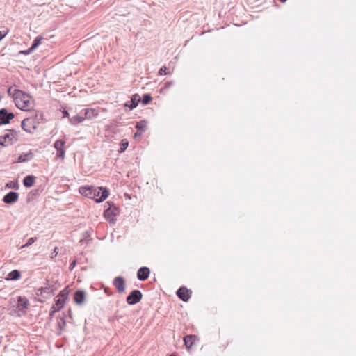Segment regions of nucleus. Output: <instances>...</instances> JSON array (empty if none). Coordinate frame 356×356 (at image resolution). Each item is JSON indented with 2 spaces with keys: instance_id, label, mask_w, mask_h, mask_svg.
I'll return each instance as SVG.
<instances>
[{
  "instance_id": "f704fd0d",
  "label": "nucleus",
  "mask_w": 356,
  "mask_h": 356,
  "mask_svg": "<svg viewBox=\"0 0 356 356\" xmlns=\"http://www.w3.org/2000/svg\"><path fill=\"white\" fill-rule=\"evenodd\" d=\"M34 50L30 47L26 50H22L19 52V54L29 55L33 52Z\"/></svg>"
},
{
  "instance_id": "c03bdc74",
  "label": "nucleus",
  "mask_w": 356,
  "mask_h": 356,
  "mask_svg": "<svg viewBox=\"0 0 356 356\" xmlns=\"http://www.w3.org/2000/svg\"><path fill=\"white\" fill-rule=\"evenodd\" d=\"M67 314H68L69 316H70V318H72V314L71 309H68V310L67 311Z\"/></svg>"
},
{
  "instance_id": "4c0bfd02",
  "label": "nucleus",
  "mask_w": 356,
  "mask_h": 356,
  "mask_svg": "<svg viewBox=\"0 0 356 356\" xmlns=\"http://www.w3.org/2000/svg\"><path fill=\"white\" fill-rule=\"evenodd\" d=\"M76 264V260L72 261L70 264V266H69V270H72L74 269V268L75 267Z\"/></svg>"
},
{
  "instance_id": "2f4dec72",
  "label": "nucleus",
  "mask_w": 356,
  "mask_h": 356,
  "mask_svg": "<svg viewBox=\"0 0 356 356\" xmlns=\"http://www.w3.org/2000/svg\"><path fill=\"white\" fill-rule=\"evenodd\" d=\"M6 188H13V189L17 190L19 188L18 181L17 180L16 181H10L6 184Z\"/></svg>"
},
{
  "instance_id": "0eeeda50",
  "label": "nucleus",
  "mask_w": 356,
  "mask_h": 356,
  "mask_svg": "<svg viewBox=\"0 0 356 356\" xmlns=\"http://www.w3.org/2000/svg\"><path fill=\"white\" fill-rule=\"evenodd\" d=\"M142 298L143 294L141 291L138 289H134L127 296L126 301L127 304L133 305L139 302Z\"/></svg>"
},
{
  "instance_id": "4be33fe9",
  "label": "nucleus",
  "mask_w": 356,
  "mask_h": 356,
  "mask_svg": "<svg viewBox=\"0 0 356 356\" xmlns=\"http://www.w3.org/2000/svg\"><path fill=\"white\" fill-rule=\"evenodd\" d=\"M198 340V337L194 334H188L184 337V343L186 348L189 349Z\"/></svg>"
},
{
  "instance_id": "a878e982",
  "label": "nucleus",
  "mask_w": 356,
  "mask_h": 356,
  "mask_svg": "<svg viewBox=\"0 0 356 356\" xmlns=\"http://www.w3.org/2000/svg\"><path fill=\"white\" fill-rule=\"evenodd\" d=\"M58 281L49 280V279L45 280V284L48 286L49 289L51 291V293L55 294V291L58 289L56 286Z\"/></svg>"
},
{
  "instance_id": "ea45409f",
  "label": "nucleus",
  "mask_w": 356,
  "mask_h": 356,
  "mask_svg": "<svg viewBox=\"0 0 356 356\" xmlns=\"http://www.w3.org/2000/svg\"><path fill=\"white\" fill-rule=\"evenodd\" d=\"M38 190H32V191L29 193V196H30V195H32V196H33V195H36L38 194Z\"/></svg>"
},
{
  "instance_id": "20e7f679",
  "label": "nucleus",
  "mask_w": 356,
  "mask_h": 356,
  "mask_svg": "<svg viewBox=\"0 0 356 356\" xmlns=\"http://www.w3.org/2000/svg\"><path fill=\"white\" fill-rule=\"evenodd\" d=\"M19 134L15 129H8V133L0 136V145L8 147L13 145L18 140Z\"/></svg>"
},
{
  "instance_id": "412c9836",
  "label": "nucleus",
  "mask_w": 356,
  "mask_h": 356,
  "mask_svg": "<svg viewBox=\"0 0 356 356\" xmlns=\"http://www.w3.org/2000/svg\"><path fill=\"white\" fill-rule=\"evenodd\" d=\"M66 316L64 314L63 317L59 316L58 318V323H57V332L56 334L58 336H60L62 334L63 331L64 330L65 326H66Z\"/></svg>"
},
{
  "instance_id": "9d476101",
  "label": "nucleus",
  "mask_w": 356,
  "mask_h": 356,
  "mask_svg": "<svg viewBox=\"0 0 356 356\" xmlns=\"http://www.w3.org/2000/svg\"><path fill=\"white\" fill-rule=\"evenodd\" d=\"M69 295L68 286L65 287L63 290H61L58 294L57 297L58 298L56 300V305H59L58 309H62L67 300Z\"/></svg>"
},
{
  "instance_id": "bb28decb",
  "label": "nucleus",
  "mask_w": 356,
  "mask_h": 356,
  "mask_svg": "<svg viewBox=\"0 0 356 356\" xmlns=\"http://www.w3.org/2000/svg\"><path fill=\"white\" fill-rule=\"evenodd\" d=\"M135 127L138 131L145 132L147 129V121L140 120L136 123Z\"/></svg>"
},
{
  "instance_id": "a18cd8bd",
  "label": "nucleus",
  "mask_w": 356,
  "mask_h": 356,
  "mask_svg": "<svg viewBox=\"0 0 356 356\" xmlns=\"http://www.w3.org/2000/svg\"><path fill=\"white\" fill-rule=\"evenodd\" d=\"M108 291H109L108 289H104L105 293H106L108 296L112 295V293H109Z\"/></svg>"
},
{
  "instance_id": "4468645a",
  "label": "nucleus",
  "mask_w": 356,
  "mask_h": 356,
  "mask_svg": "<svg viewBox=\"0 0 356 356\" xmlns=\"http://www.w3.org/2000/svg\"><path fill=\"white\" fill-rule=\"evenodd\" d=\"M19 193L15 191H10L3 197V202L6 204H13L18 200Z\"/></svg>"
},
{
  "instance_id": "dca6fc26",
  "label": "nucleus",
  "mask_w": 356,
  "mask_h": 356,
  "mask_svg": "<svg viewBox=\"0 0 356 356\" xmlns=\"http://www.w3.org/2000/svg\"><path fill=\"white\" fill-rule=\"evenodd\" d=\"M84 116L85 120H92L97 118L99 115V111L96 108H83L81 110Z\"/></svg>"
},
{
  "instance_id": "a211bd4d",
  "label": "nucleus",
  "mask_w": 356,
  "mask_h": 356,
  "mask_svg": "<svg viewBox=\"0 0 356 356\" xmlns=\"http://www.w3.org/2000/svg\"><path fill=\"white\" fill-rule=\"evenodd\" d=\"M150 274V270L148 267H140L137 271V278L140 281H145L147 280Z\"/></svg>"
},
{
  "instance_id": "473e14b6",
  "label": "nucleus",
  "mask_w": 356,
  "mask_h": 356,
  "mask_svg": "<svg viewBox=\"0 0 356 356\" xmlns=\"http://www.w3.org/2000/svg\"><path fill=\"white\" fill-rule=\"evenodd\" d=\"M58 307H59V305H56V303L52 305V307L49 311V316L51 318L54 316V315L55 314L56 312H57L61 309H58Z\"/></svg>"
},
{
  "instance_id": "58836bf2",
  "label": "nucleus",
  "mask_w": 356,
  "mask_h": 356,
  "mask_svg": "<svg viewBox=\"0 0 356 356\" xmlns=\"http://www.w3.org/2000/svg\"><path fill=\"white\" fill-rule=\"evenodd\" d=\"M12 88H13L12 86H10V87L8 88V89L7 92H8V95L10 97H13V98L14 99V96H13V90H12Z\"/></svg>"
},
{
  "instance_id": "b1692460",
  "label": "nucleus",
  "mask_w": 356,
  "mask_h": 356,
  "mask_svg": "<svg viewBox=\"0 0 356 356\" xmlns=\"http://www.w3.org/2000/svg\"><path fill=\"white\" fill-rule=\"evenodd\" d=\"M22 276L21 272L19 270H13L10 271L5 277L6 280H18Z\"/></svg>"
},
{
  "instance_id": "79ce46f5",
  "label": "nucleus",
  "mask_w": 356,
  "mask_h": 356,
  "mask_svg": "<svg viewBox=\"0 0 356 356\" xmlns=\"http://www.w3.org/2000/svg\"><path fill=\"white\" fill-rule=\"evenodd\" d=\"M142 133H143V132H141V131H138L137 132H136V133L134 134V138H136V137L140 136H141V134H142Z\"/></svg>"
},
{
  "instance_id": "c85d7f7f",
  "label": "nucleus",
  "mask_w": 356,
  "mask_h": 356,
  "mask_svg": "<svg viewBox=\"0 0 356 356\" xmlns=\"http://www.w3.org/2000/svg\"><path fill=\"white\" fill-rule=\"evenodd\" d=\"M43 38L40 35L37 36L33 41L31 47L35 50L40 44Z\"/></svg>"
},
{
  "instance_id": "f3484780",
  "label": "nucleus",
  "mask_w": 356,
  "mask_h": 356,
  "mask_svg": "<svg viewBox=\"0 0 356 356\" xmlns=\"http://www.w3.org/2000/svg\"><path fill=\"white\" fill-rule=\"evenodd\" d=\"M140 102V97L139 96V95L134 94L131 96V100L127 101L124 104V107H128L130 110H133L138 106V104Z\"/></svg>"
},
{
  "instance_id": "f03ea898",
  "label": "nucleus",
  "mask_w": 356,
  "mask_h": 356,
  "mask_svg": "<svg viewBox=\"0 0 356 356\" xmlns=\"http://www.w3.org/2000/svg\"><path fill=\"white\" fill-rule=\"evenodd\" d=\"M44 118L41 111H36L33 115L24 119L22 122V129L29 134H33Z\"/></svg>"
},
{
  "instance_id": "6e6552de",
  "label": "nucleus",
  "mask_w": 356,
  "mask_h": 356,
  "mask_svg": "<svg viewBox=\"0 0 356 356\" xmlns=\"http://www.w3.org/2000/svg\"><path fill=\"white\" fill-rule=\"evenodd\" d=\"M96 193H94V196L92 200H94L96 202H102L105 200L108 196L109 191L106 188L104 187H97L95 188Z\"/></svg>"
},
{
  "instance_id": "ddd939ff",
  "label": "nucleus",
  "mask_w": 356,
  "mask_h": 356,
  "mask_svg": "<svg viewBox=\"0 0 356 356\" xmlns=\"http://www.w3.org/2000/svg\"><path fill=\"white\" fill-rule=\"evenodd\" d=\"M113 284L119 293L124 292L125 290V280L123 277L118 276L114 278Z\"/></svg>"
},
{
  "instance_id": "7ed1b4c3",
  "label": "nucleus",
  "mask_w": 356,
  "mask_h": 356,
  "mask_svg": "<svg viewBox=\"0 0 356 356\" xmlns=\"http://www.w3.org/2000/svg\"><path fill=\"white\" fill-rule=\"evenodd\" d=\"M106 204L108 205V207L105 205L106 209L104 211V216L110 223L114 224L116 221V216L120 214V210L119 207L111 201L106 202Z\"/></svg>"
},
{
  "instance_id": "2eb2a0df",
  "label": "nucleus",
  "mask_w": 356,
  "mask_h": 356,
  "mask_svg": "<svg viewBox=\"0 0 356 356\" xmlns=\"http://www.w3.org/2000/svg\"><path fill=\"white\" fill-rule=\"evenodd\" d=\"M65 141L62 140H57L54 144V148L57 150V156L63 159L65 158V150H64Z\"/></svg>"
},
{
  "instance_id": "a19ab883",
  "label": "nucleus",
  "mask_w": 356,
  "mask_h": 356,
  "mask_svg": "<svg viewBox=\"0 0 356 356\" xmlns=\"http://www.w3.org/2000/svg\"><path fill=\"white\" fill-rule=\"evenodd\" d=\"M63 118H69V113L65 110L63 111Z\"/></svg>"
},
{
  "instance_id": "393cba45",
  "label": "nucleus",
  "mask_w": 356,
  "mask_h": 356,
  "mask_svg": "<svg viewBox=\"0 0 356 356\" xmlns=\"http://www.w3.org/2000/svg\"><path fill=\"white\" fill-rule=\"evenodd\" d=\"M35 181V177L32 175H29L24 178L22 182L25 187L31 188L34 184Z\"/></svg>"
},
{
  "instance_id": "5701e85b",
  "label": "nucleus",
  "mask_w": 356,
  "mask_h": 356,
  "mask_svg": "<svg viewBox=\"0 0 356 356\" xmlns=\"http://www.w3.org/2000/svg\"><path fill=\"white\" fill-rule=\"evenodd\" d=\"M84 120H85V118H84L82 111H81V112L79 113H78L77 115H76L72 118H69L70 123L72 125H77L79 123H81L82 122H83Z\"/></svg>"
},
{
  "instance_id": "423d86ee",
  "label": "nucleus",
  "mask_w": 356,
  "mask_h": 356,
  "mask_svg": "<svg viewBox=\"0 0 356 356\" xmlns=\"http://www.w3.org/2000/svg\"><path fill=\"white\" fill-rule=\"evenodd\" d=\"M35 296L40 297L38 302H44V300L49 299L54 296V293L44 283V286L40 287L35 291Z\"/></svg>"
},
{
  "instance_id": "cd10ccee",
  "label": "nucleus",
  "mask_w": 356,
  "mask_h": 356,
  "mask_svg": "<svg viewBox=\"0 0 356 356\" xmlns=\"http://www.w3.org/2000/svg\"><path fill=\"white\" fill-rule=\"evenodd\" d=\"M152 100V97L150 94L145 93L143 95L142 98H140V102L143 105L145 106L149 104Z\"/></svg>"
},
{
  "instance_id": "49530a36",
  "label": "nucleus",
  "mask_w": 356,
  "mask_h": 356,
  "mask_svg": "<svg viewBox=\"0 0 356 356\" xmlns=\"http://www.w3.org/2000/svg\"><path fill=\"white\" fill-rule=\"evenodd\" d=\"M286 0H280L282 2H285Z\"/></svg>"
},
{
  "instance_id": "c756f323",
  "label": "nucleus",
  "mask_w": 356,
  "mask_h": 356,
  "mask_svg": "<svg viewBox=\"0 0 356 356\" xmlns=\"http://www.w3.org/2000/svg\"><path fill=\"white\" fill-rule=\"evenodd\" d=\"M175 84L173 81H166L163 86L161 88L160 92L164 93L166 90H168L171 86Z\"/></svg>"
},
{
  "instance_id": "c9c22d12",
  "label": "nucleus",
  "mask_w": 356,
  "mask_h": 356,
  "mask_svg": "<svg viewBox=\"0 0 356 356\" xmlns=\"http://www.w3.org/2000/svg\"><path fill=\"white\" fill-rule=\"evenodd\" d=\"M166 70H167V67L165 66H163L162 67H161L159 69V74L161 76L163 74H170V72H166Z\"/></svg>"
},
{
  "instance_id": "e433bc0d",
  "label": "nucleus",
  "mask_w": 356,
  "mask_h": 356,
  "mask_svg": "<svg viewBox=\"0 0 356 356\" xmlns=\"http://www.w3.org/2000/svg\"><path fill=\"white\" fill-rule=\"evenodd\" d=\"M8 33V31H0V41L2 40Z\"/></svg>"
},
{
  "instance_id": "9b49d317",
  "label": "nucleus",
  "mask_w": 356,
  "mask_h": 356,
  "mask_svg": "<svg viewBox=\"0 0 356 356\" xmlns=\"http://www.w3.org/2000/svg\"><path fill=\"white\" fill-rule=\"evenodd\" d=\"M192 294V291L186 286H181L176 291L177 297L184 302H188Z\"/></svg>"
},
{
  "instance_id": "aec40b11",
  "label": "nucleus",
  "mask_w": 356,
  "mask_h": 356,
  "mask_svg": "<svg viewBox=\"0 0 356 356\" xmlns=\"http://www.w3.org/2000/svg\"><path fill=\"white\" fill-rule=\"evenodd\" d=\"M74 301L77 305H81L84 302L86 299V293L83 290H77L74 294Z\"/></svg>"
},
{
  "instance_id": "6ab92c4d",
  "label": "nucleus",
  "mask_w": 356,
  "mask_h": 356,
  "mask_svg": "<svg viewBox=\"0 0 356 356\" xmlns=\"http://www.w3.org/2000/svg\"><path fill=\"white\" fill-rule=\"evenodd\" d=\"M34 157V153L32 150H29L26 153L20 154L15 163H25L32 160Z\"/></svg>"
},
{
  "instance_id": "72a5a7b5",
  "label": "nucleus",
  "mask_w": 356,
  "mask_h": 356,
  "mask_svg": "<svg viewBox=\"0 0 356 356\" xmlns=\"http://www.w3.org/2000/svg\"><path fill=\"white\" fill-rule=\"evenodd\" d=\"M37 240V238L36 237H31V238H29L26 243L22 245V248H26V247H29L31 245H32L33 243H35Z\"/></svg>"
},
{
  "instance_id": "7c9ffc66",
  "label": "nucleus",
  "mask_w": 356,
  "mask_h": 356,
  "mask_svg": "<svg viewBox=\"0 0 356 356\" xmlns=\"http://www.w3.org/2000/svg\"><path fill=\"white\" fill-rule=\"evenodd\" d=\"M129 142L127 139H123L121 140L120 143V149H118V152L120 153H122L126 150V149L128 147Z\"/></svg>"
},
{
  "instance_id": "37998d69",
  "label": "nucleus",
  "mask_w": 356,
  "mask_h": 356,
  "mask_svg": "<svg viewBox=\"0 0 356 356\" xmlns=\"http://www.w3.org/2000/svg\"><path fill=\"white\" fill-rule=\"evenodd\" d=\"M52 254H54V256H56L58 254L56 247L54 249V252H53Z\"/></svg>"
},
{
  "instance_id": "f8f14e48",
  "label": "nucleus",
  "mask_w": 356,
  "mask_h": 356,
  "mask_svg": "<svg viewBox=\"0 0 356 356\" xmlns=\"http://www.w3.org/2000/svg\"><path fill=\"white\" fill-rule=\"evenodd\" d=\"M79 191L81 195L92 200L95 197L94 193H96L95 187L92 186H81Z\"/></svg>"
},
{
  "instance_id": "1a4fd4ad",
  "label": "nucleus",
  "mask_w": 356,
  "mask_h": 356,
  "mask_svg": "<svg viewBox=\"0 0 356 356\" xmlns=\"http://www.w3.org/2000/svg\"><path fill=\"white\" fill-rule=\"evenodd\" d=\"M15 115L13 112H10L7 108H3L0 109V125H6L10 123L13 119Z\"/></svg>"
},
{
  "instance_id": "39448f33",
  "label": "nucleus",
  "mask_w": 356,
  "mask_h": 356,
  "mask_svg": "<svg viewBox=\"0 0 356 356\" xmlns=\"http://www.w3.org/2000/svg\"><path fill=\"white\" fill-rule=\"evenodd\" d=\"M30 302L26 296H19L17 298L16 309L19 316H24L26 314L28 307Z\"/></svg>"
},
{
  "instance_id": "f257e3e1",
  "label": "nucleus",
  "mask_w": 356,
  "mask_h": 356,
  "mask_svg": "<svg viewBox=\"0 0 356 356\" xmlns=\"http://www.w3.org/2000/svg\"><path fill=\"white\" fill-rule=\"evenodd\" d=\"M14 102L20 110L29 111L33 107L32 97L25 92L15 89L13 90Z\"/></svg>"
}]
</instances>
